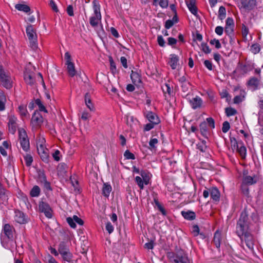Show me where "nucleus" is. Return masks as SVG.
Returning a JSON list of instances; mask_svg holds the SVG:
<instances>
[{"instance_id":"31","label":"nucleus","mask_w":263,"mask_h":263,"mask_svg":"<svg viewBox=\"0 0 263 263\" xmlns=\"http://www.w3.org/2000/svg\"><path fill=\"white\" fill-rule=\"evenodd\" d=\"M15 8L18 11H23L27 13L30 11L29 7L25 4H17L15 6Z\"/></svg>"},{"instance_id":"15","label":"nucleus","mask_w":263,"mask_h":263,"mask_svg":"<svg viewBox=\"0 0 263 263\" xmlns=\"http://www.w3.org/2000/svg\"><path fill=\"white\" fill-rule=\"evenodd\" d=\"M174 263H193V260L189 258L187 255H177L174 259Z\"/></svg>"},{"instance_id":"40","label":"nucleus","mask_w":263,"mask_h":263,"mask_svg":"<svg viewBox=\"0 0 263 263\" xmlns=\"http://www.w3.org/2000/svg\"><path fill=\"white\" fill-rule=\"evenodd\" d=\"M135 181L139 188L141 190H143L144 189V185H145L144 180H143V179H142V178L140 176H136L135 177Z\"/></svg>"},{"instance_id":"39","label":"nucleus","mask_w":263,"mask_h":263,"mask_svg":"<svg viewBox=\"0 0 263 263\" xmlns=\"http://www.w3.org/2000/svg\"><path fill=\"white\" fill-rule=\"evenodd\" d=\"M6 102V97L2 95H0V111H3L5 109V103Z\"/></svg>"},{"instance_id":"47","label":"nucleus","mask_w":263,"mask_h":263,"mask_svg":"<svg viewBox=\"0 0 263 263\" xmlns=\"http://www.w3.org/2000/svg\"><path fill=\"white\" fill-rule=\"evenodd\" d=\"M201 49L205 53H209L211 52L209 46L206 43H203L201 44Z\"/></svg>"},{"instance_id":"22","label":"nucleus","mask_w":263,"mask_h":263,"mask_svg":"<svg viewBox=\"0 0 263 263\" xmlns=\"http://www.w3.org/2000/svg\"><path fill=\"white\" fill-rule=\"evenodd\" d=\"M85 103L90 111H94L95 110V106L91 102L90 97L88 93H86L85 96Z\"/></svg>"},{"instance_id":"27","label":"nucleus","mask_w":263,"mask_h":263,"mask_svg":"<svg viewBox=\"0 0 263 263\" xmlns=\"http://www.w3.org/2000/svg\"><path fill=\"white\" fill-rule=\"evenodd\" d=\"M3 231L5 235L9 238L12 236V228L8 224L4 225Z\"/></svg>"},{"instance_id":"59","label":"nucleus","mask_w":263,"mask_h":263,"mask_svg":"<svg viewBox=\"0 0 263 263\" xmlns=\"http://www.w3.org/2000/svg\"><path fill=\"white\" fill-rule=\"evenodd\" d=\"M256 6V0H248V9H252Z\"/></svg>"},{"instance_id":"13","label":"nucleus","mask_w":263,"mask_h":263,"mask_svg":"<svg viewBox=\"0 0 263 263\" xmlns=\"http://www.w3.org/2000/svg\"><path fill=\"white\" fill-rule=\"evenodd\" d=\"M14 219L16 222L20 224L26 223L28 221V219L25 214L20 211L15 212Z\"/></svg>"},{"instance_id":"25","label":"nucleus","mask_w":263,"mask_h":263,"mask_svg":"<svg viewBox=\"0 0 263 263\" xmlns=\"http://www.w3.org/2000/svg\"><path fill=\"white\" fill-rule=\"evenodd\" d=\"M210 195L211 198L215 201H218L220 197V193L216 187H212L210 189Z\"/></svg>"},{"instance_id":"42","label":"nucleus","mask_w":263,"mask_h":263,"mask_svg":"<svg viewBox=\"0 0 263 263\" xmlns=\"http://www.w3.org/2000/svg\"><path fill=\"white\" fill-rule=\"evenodd\" d=\"M260 50V46L257 44H253L250 48V51L253 53V54H256L259 52Z\"/></svg>"},{"instance_id":"53","label":"nucleus","mask_w":263,"mask_h":263,"mask_svg":"<svg viewBox=\"0 0 263 263\" xmlns=\"http://www.w3.org/2000/svg\"><path fill=\"white\" fill-rule=\"evenodd\" d=\"M155 203L156 206L158 207V209L162 213V214L163 215H165L166 214L165 210L162 206V205L160 204V203L158 202V201L155 200Z\"/></svg>"},{"instance_id":"37","label":"nucleus","mask_w":263,"mask_h":263,"mask_svg":"<svg viewBox=\"0 0 263 263\" xmlns=\"http://www.w3.org/2000/svg\"><path fill=\"white\" fill-rule=\"evenodd\" d=\"M40 192V187L37 185H35L30 191V194L31 197H37L39 196Z\"/></svg>"},{"instance_id":"52","label":"nucleus","mask_w":263,"mask_h":263,"mask_svg":"<svg viewBox=\"0 0 263 263\" xmlns=\"http://www.w3.org/2000/svg\"><path fill=\"white\" fill-rule=\"evenodd\" d=\"M211 45H214L217 49H219L221 47V44L218 40L213 39L210 41Z\"/></svg>"},{"instance_id":"64","label":"nucleus","mask_w":263,"mask_h":263,"mask_svg":"<svg viewBox=\"0 0 263 263\" xmlns=\"http://www.w3.org/2000/svg\"><path fill=\"white\" fill-rule=\"evenodd\" d=\"M223 31V29L221 26H217L215 28V32L219 35H221L222 34Z\"/></svg>"},{"instance_id":"16","label":"nucleus","mask_w":263,"mask_h":263,"mask_svg":"<svg viewBox=\"0 0 263 263\" xmlns=\"http://www.w3.org/2000/svg\"><path fill=\"white\" fill-rule=\"evenodd\" d=\"M234 23L232 18L228 17L226 20V25L225 27V31L227 33L230 34L233 31Z\"/></svg>"},{"instance_id":"6","label":"nucleus","mask_w":263,"mask_h":263,"mask_svg":"<svg viewBox=\"0 0 263 263\" xmlns=\"http://www.w3.org/2000/svg\"><path fill=\"white\" fill-rule=\"evenodd\" d=\"M18 134L21 145L25 151H27L29 149L30 144L26 132L24 129L20 128Z\"/></svg>"},{"instance_id":"19","label":"nucleus","mask_w":263,"mask_h":263,"mask_svg":"<svg viewBox=\"0 0 263 263\" xmlns=\"http://www.w3.org/2000/svg\"><path fill=\"white\" fill-rule=\"evenodd\" d=\"M130 78L133 83L135 85L140 86L141 83V79L140 74L138 72L132 71Z\"/></svg>"},{"instance_id":"24","label":"nucleus","mask_w":263,"mask_h":263,"mask_svg":"<svg viewBox=\"0 0 263 263\" xmlns=\"http://www.w3.org/2000/svg\"><path fill=\"white\" fill-rule=\"evenodd\" d=\"M112 187L109 184L107 183H104L103 184L102 187V194L104 196L108 197L109 196Z\"/></svg>"},{"instance_id":"14","label":"nucleus","mask_w":263,"mask_h":263,"mask_svg":"<svg viewBox=\"0 0 263 263\" xmlns=\"http://www.w3.org/2000/svg\"><path fill=\"white\" fill-rule=\"evenodd\" d=\"M43 122V117L36 111L33 114L31 119V124L33 126H38Z\"/></svg>"},{"instance_id":"23","label":"nucleus","mask_w":263,"mask_h":263,"mask_svg":"<svg viewBox=\"0 0 263 263\" xmlns=\"http://www.w3.org/2000/svg\"><path fill=\"white\" fill-rule=\"evenodd\" d=\"M259 80L256 78H251L248 82V84L253 90L256 89L259 85Z\"/></svg>"},{"instance_id":"49","label":"nucleus","mask_w":263,"mask_h":263,"mask_svg":"<svg viewBox=\"0 0 263 263\" xmlns=\"http://www.w3.org/2000/svg\"><path fill=\"white\" fill-rule=\"evenodd\" d=\"M230 125L228 121H225L222 124V131L224 133H226L230 129Z\"/></svg>"},{"instance_id":"8","label":"nucleus","mask_w":263,"mask_h":263,"mask_svg":"<svg viewBox=\"0 0 263 263\" xmlns=\"http://www.w3.org/2000/svg\"><path fill=\"white\" fill-rule=\"evenodd\" d=\"M0 78L3 85L7 88L11 87L12 81L10 77L6 74L1 67H0Z\"/></svg>"},{"instance_id":"4","label":"nucleus","mask_w":263,"mask_h":263,"mask_svg":"<svg viewBox=\"0 0 263 263\" xmlns=\"http://www.w3.org/2000/svg\"><path fill=\"white\" fill-rule=\"evenodd\" d=\"M26 34L30 43V46L33 50L37 48V37L35 30L32 25H28L26 27Z\"/></svg>"},{"instance_id":"56","label":"nucleus","mask_w":263,"mask_h":263,"mask_svg":"<svg viewBox=\"0 0 263 263\" xmlns=\"http://www.w3.org/2000/svg\"><path fill=\"white\" fill-rule=\"evenodd\" d=\"M157 42H158V44L160 46H161V47L164 46L165 42V41L163 39V37L161 35H159L157 37Z\"/></svg>"},{"instance_id":"12","label":"nucleus","mask_w":263,"mask_h":263,"mask_svg":"<svg viewBox=\"0 0 263 263\" xmlns=\"http://www.w3.org/2000/svg\"><path fill=\"white\" fill-rule=\"evenodd\" d=\"M66 220L67 223L72 228H75L76 227L75 222L77 223L79 225L83 224V220L76 215H74L72 218H67Z\"/></svg>"},{"instance_id":"29","label":"nucleus","mask_w":263,"mask_h":263,"mask_svg":"<svg viewBox=\"0 0 263 263\" xmlns=\"http://www.w3.org/2000/svg\"><path fill=\"white\" fill-rule=\"evenodd\" d=\"M24 80L27 84L31 85H33L34 82V79L33 78V74L29 72L25 73Z\"/></svg>"},{"instance_id":"30","label":"nucleus","mask_w":263,"mask_h":263,"mask_svg":"<svg viewBox=\"0 0 263 263\" xmlns=\"http://www.w3.org/2000/svg\"><path fill=\"white\" fill-rule=\"evenodd\" d=\"M221 233L217 231L214 234L213 241L216 247L219 248L220 246Z\"/></svg>"},{"instance_id":"45","label":"nucleus","mask_w":263,"mask_h":263,"mask_svg":"<svg viewBox=\"0 0 263 263\" xmlns=\"http://www.w3.org/2000/svg\"><path fill=\"white\" fill-rule=\"evenodd\" d=\"M226 113L227 116L230 117L235 115L236 110L232 107H228L226 108Z\"/></svg>"},{"instance_id":"26","label":"nucleus","mask_w":263,"mask_h":263,"mask_svg":"<svg viewBox=\"0 0 263 263\" xmlns=\"http://www.w3.org/2000/svg\"><path fill=\"white\" fill-rule=\"evenodd\" d=\"M140 174L142 179L144 180L145 185L148 184L151 177V174L145 171H141Z\"/></svg>"},{"instance_id":"48","label":"nucleus","mask_w":263,"mask_h":263,"mask_svg":"<svg viewBox=\"0 0 263 263\" xmlns=\"http://www.w3.org/2000/svg\"><path fill=\"white\" fill-rule=\"evenodd\" d=\"M124 156L125 158L127 159H132L134 160L135 159L134 155L130 153L128 150H126L124 154Z\"/></svg>"},{"instance_id":"50","label":"nucleus","mask_w":263,"mask_h":263,"mask_svg":"<svg viewBox=\"0 0 263 263\" xmlns=\"http://www.w3.org/2000/svg\"><path fill=\"white\" fill-rule=\"evenodd\" d=\"M49 5L53 11L55 12H58L59 11L58 6L53 0H50Z\"/></svg>"},{"instance_id":"62","label":"nucleus","mask_w":263,"mask_h":263,"mask_svg":"<svg viewBox=\"0 0 263 263\" xmlns=\"http://www.w3.org/2000/svg\"><path fill=\"white\" fill-rule=\"evenodd\" d=\"M90 117V114L87 111H83L81 115V119L83 120H87Z\"/></svg>"},{"instance_id":"33","label":"nucleus","mask_w":263,"mask_h":263,"mask_svg":"<svg viewBox=\"0 0 263 263\" xmlns=\"http://www.w3.org/2000/svg\"><path fill=\"white\" fill-rule=\"evenodd\" d=\"M153 5L157 6L159 5L161 7L165 8L168 6L167 0H153Z\"/></svg>"},{"instance_id":"18","label":"nucleus","mask_w":263,"mask_h":263,"mask_svg":"<svg viewBox=\"0 0 263 263\" xmlns=\"http://www.w3.org/2000/svg\"><path fill=\"white\" fill-rule=\"evenodd\" d=\"M146 117L150 122L155 124H158L160 122L158 117L152 111L148 112L146 115Z\"/></svg>"},{"instance_id":"34","label":"nucleus","mask_w":263,"mask_h":263,"mask_svg":"<svg viewBox=\"0 0 263 263\" xmlns=\"http://www.w3.org/2000/svg\"><path fill=\"white\" fill-rule=\"evenodd\" d=\"M6 191L5 189L0 188V203H4L7 201V196L6 194Z\"/></svg>"},{"instance_id":"44","label":"nucleus","mask_w":263,"mask_h":263,"mask_svg":"<svg viewBox=\"0 0 263 263\" xmlns=\"http://www.w3.org/2000/svg\"><path fill=\"white\" fill-rule=\"evenodd\" d=\"M24 160L26 165L30 166L33 161L32 156L29 154H26L24 156Z\"/></svg>"},{"instance_id":"35","label":"nucleus","mask_w":263,"mask_h":263,"mask_svg":"<svg viewBox=\"0 0 263 263\" xmlns=\"http://www.w3.org/2000/svg\"><path fill=\"white\" fill-rule=\"evenodd\" d=\"M177 22V18L176 16H174L172 20H168L165 22V27L166 29H170L171 28L175 23Z\"/></svg>"},{"instance_id":"36","label":"nucleus","mask_w":263,"mask_h":263,"mask_svg":"<svg viewBox=\"0 0 263 263\" xmlns=\"http://www.w3.org/2000/svg\"><path fill=\"white\" fill-rule=\"evenodd\" d=\"M246 92L244 90H242L239 96H236L234 99V103L235 104H238L242 102L245 98Z\"/></svg>"},{"instance_id":"21","label":"nucleus","mask_w":263,"mask_h":263,"mask_svg":"<svg viewBox=\"0 0 263 263\" xmlns=\"http://www.w3.org/2000/svg\"><path fill=\"white\" fill-rule=\"evenodd\" d=\"M190 102L192 107L196 109L201 106L202 101L200 97H196L191 100Z\"/></svg>"},{"instance_id":"1","label":"nucleus","mask_w":263,"mask_h":263,"mask_svg":"<svg viewBox=\"0 0 263 263\" xmlns=\"http://www.w3.org/2000/svg\"><path fill=\"white\" fill-rule=\"evenodd\" d=\"M247 214L243 212L240 216L236 227V233L242 242H247Z\"/></svg>"},{"instance_id":"61","label":"nucleus","mask_w":263,"mask_h":263,"mask_svg":"<svg viewBox=\"0 0 263 263\" xmlns=\"http://www.w3.org/2000/svg\"><path fill=\"white\" fill-rule=\"evenodd\" d=\"M199 232V229L197 226H194L192 228V233L196 236H197Z\"/></svg>"},{"instance_id":"10","label":"nucleus","mask_w":263,"mask_h":263,"mask_svg":"<svg viewBox=\"0 0 263 263\" xmlns=\"http://www.w3.org/2000/svg\"><path fill=\"white\" fill-rule=\"evenodd\" d=\"M16 121L17 118L14 115H10L9 117L8 127L9 131L12 134H14L16 130Z\"/></svg>"},{"instance_id":"3","label":"nucleus","mask_w":263,"mask_h":263,"mask_svg":"<svg viewBox=\"0 0 263 263\" xmlns=\"http://www.w3.org/2000/svg\"><path fill=\"white\" fill-rule=\"evenodd\" d=\"M93 14L90 17L89 22L90 25L95 27L98 26L101 21V14L100 13V5L97 1H93Z\"/></svg>"},{"instance_id":"60","label":"nucleus","mask_w":263,"mask_h":263,"mask_svg":"<svg viewBox=\"0 0 263 263\" xmlns=\"http://www.w3.org/2000/svg\"><path fill=\"white\" fill-rule=\"evenodd\" d=\"M205 66L210 70H212L213 69V65L212 63L209 60H205L204 62Z\"/></svg>"},{"instance_id":"41","label":"nucleus","mask_w":263,"mask_h":263,"mask_svg":"<svg viewBox=\"0 0 263 263\" xmlns=\"http://www.w3.org/2000/svg\"><path fill=\"white\" fill-rule=\"evenodd\" d=\"M218 17L220 20H222L226 17V10L224 7L221 6L220 7L218 11Z\"/></svg>"},{"instance_id":"51","label":"nucleus","mask_w":263,"mask_h":263,"mask_svg":"<svg viewBox=\"0 0 263 263\" xmlns=\"http://www.w3.org/2000/svg\"><path fill=\"white\" fill-rule=\"evenodd\" d=\"M190 11L194 15L197 14V8L195 5H189L187 6Z\"/></svg>"},{"instance_id":"17","label":"nucleus","mask_w":263,"mask_h":263,"mask_svg":"<svg viewBox=\"0 0 263 263\" xmlns=\"http://www.w3.org/2000/svg\"><path fill=\"white\" fill-rule=\"evenodd\" d=\"M18 112L22 119L24 118H28L29 117L26 105H25L21 104L19 105L18 107Z\"/></svg>"},{"instance_id":"11","label":"nucleus","mask_w":263,"mask_h":263,"mask_svg":"<svg viewBox=\"0 0 263 263\" xmlns=\"http://www.w3.org/2000/svg\"><path fill=\"white\" fill-rule=\"evenodd\" d=\"M179 57L175 54L170 55L168 64L172 69H176L179 66Z\"/></svg>"},{"instance_id":"9","label":"nucleus","mask_w":263,"mask_h":263,"mask_svg":"<svg viewBox=\"0 0 263 263\" xmlns=\"http://www.w3.org/2000/svg\"><path fill=\"white\" fill-rule=\"evenodd\" d=\"M39 208L40 211L44 213L47 218H50L52 217V210L48 204L41 202L39 204Z\"/></svg>"},{"instance_id":"20","label":"nucleus","mask_w":263,"mask_h":263,"mask_svg":"<svg viewBox=\"0 0 263 263\" xmlns=\"http://www.w3.org/2000/svg\"><path fill=\"white\" fill-rule=\"evenodd\" d=\"M236 144L237 151L238 153H239L241 158L245 159L246 158V148L245 146L243 145V144L241 141L236 142Z\"/></svg>"},{"instance_id":"55","label":"nucleus","mask_w":263,"mask_h":263,"mask_svg":"<svg viewBox=\"0 0 263 263\" xmlns=\"http://www.w3.org/2000/svg\"><path fill=\"white\" fill-rule=\"evenodd\" d=\"M106 231H107V232L109 234L111 233L114 231V227L112 226V225L111 224L110 222H108L106 223Z\"/></svg>"},{"instance_id":"7","label":"nucleus","mask_w":263,"mask_h":263,"mask_svg":"<svg viewBox=\"0 0 263 263\" xmlns=\"http://www.w3.org/2000/svg\"><path fill=\"white\" fill-rule=\"evenodd\" d=\"M58 251L64 261L69 262L72 261V254L70 253L69 249L66 248L63 245H60Z\"/></svg>"},{"instance_id":"54","label":"nucleus","mask_w":263,"mask_h":263,"mask_svg":"<svg viewBox=\"0 0 263 263\" xmlns=\"http://www.w3.org/2000/svg\"><path fill=\"white\" fill-rule=\"evenodd\" d=\"M206 121H207L209 126L210 127H211V128H215V122H214V120L213 118H208L206 119Z\"/></svg>"},{"instance_id":"63","label":"nucleus","mask_w":263,"mask_h":263,"mask_svg":"<svg viewBox=\"0 0 263 263\" xmlns=\"http://www.w3.org/2000/svg\"><path fill=\"white\" fill-rule=\"evenodd\" d=\"M67 12L69 16H73V9L71 5H69L67 8Z\"/></svg>"},{"instance_id":"28","label":"nucleus","mask_w":263,"mask_h":263,"mask_svg":"<svg viewBox=\"0 0 263 263\" xmlns=\"http://www.w3.org/2000/svg\"><path fill=\"white\" fill-rule=\"evenodd\" d=\"M238 6L241 13L245 15L247 12V0H239L238 2Z\"/></svg>"},{"instance_id":"58","label":"nucleus","mask_w":263,"mask_h":263,"mask_svg":"<svg viewBox=\"0 0 263 263\" xmlns=\"http://www.w3.org/2000/svg\"><path fill=\"white\" fill-rule=\"evenodd\" d=\"M52 156L55 161H59L60 160V152L58 150L55 151L52 154Z\"/></svg>"},{"instance_id":"57","label":"nucleus","mask_w":263,"mask_h":263,"mask_svg":"<svg viewBox=\"0 0 263 263\" xmlns=\"http://www.w3.org/2000/svg\"><path fill=\"white\" fill-rule=\"evenodd\" d=\"M155 125V124L150 122L149 123L146 124L145 125L144 129L145 131H149L153 129Z\"/></svg>"},{"instance_id":"5","label":"nucleus","mask_w":263,"mask_h":263,"mask_svg":"<svg viewBox=\"0 0 263 263\" xmlns=\"http://www.w3.org/2000/svg\"><path fill=\"white\" fill-rule=\"evenodd\" d=\"M64 57L68 73L69 76L73 77L77 74V71L75 69L74 64L72 62L71 55L69 52H66Z\"/></svg>"},{"instance_id":"46","label":"nucleus","mask_w":263,"mask_h":263,"mask_svg":"<svg viewBox=\"0 0 263 263\" xmlns=\"http://www.w3.org/2000/svg\"><path fill=\"white\" fill-rule=\"evenodd\" d=\"M158 141L157 138H152L150 140L149 145L151 149H154L156 147V145L158 143Z\"/></svg>"},{"instance_id":"43","label":"nucleus","mask_w":263,"mask_h":263,"mask_svg":"<svg viewBox=\"0 0 263 263\" xmlns=\"http://www.w3.org/2000/svg\"><path fill=\"white\" fill-rule=\"evenodd\" d=\"M258 179L257 176H248V185H252L255 183Z\"/></svg>"},{"instance_id":"2","label":"nucleus","mask_w":263,"mask_h":263,"mask_svg":"<svg viewBox=\"0 0 263 263\" xmlns=\"http://www.w3.org/2000/svg\"><path fill=\"white\" fill-rule=\"evenodd\" d=\"M45 139L43 136H40L36 142L38 153L44 161H47L49 157L48 150L45 146Z\"/></svg>"},{"instance_id":"38","label":"nucleus","mask_w":263,"mask_h":263,"mask_svg":"<svg viewBox=\"0 0 263 263\" xmlns=\"http://www.w3.org/2000/svg\"><path fill=\"white\" fill-rule=\"evenodd\" d=\"M35 103L38 106L39 109L40 111L47 112V110H46L45 106L43 104L42 102L40 99H37L35 100Z\"/></svg>"},{"instance_id":"32","label":"nucleus","mask_w":263,"mask_h":263,"mask_svg":"<svg viewBox=\"0 0 263 263\" xmlns=\"http://www.w3.org/2000/svg\"><path fill=\"white\" fill-rule=\"evenodd\" d=\"M182 215L187 220H193L195 218V214L193 212H182Z\"/></svg>"}]
</instances>
